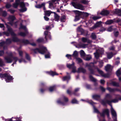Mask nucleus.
Wrapping results in <instances>:
<instances>
[{
  "mask_svg": "<svg viewBox=\"0 0 121 121\" xmlns=\"http://www.w3.org/2000/svg\"><path fill=\"white\" fill-rule=\"evenodd\" d=\"M0 77L1 78H4L7 82H9V81H11L13 79L12 77L8 73H5L4 74L0 73Z\"/></svg>",
  "mask_w": 121,
  "mask_h": 121,
  "instance_id": "f257e3e1",
  "label": "nucleus"
},
{
  "mask_svg": "<svg viewBox=\"0 0 121 121\" xmlns=\"http://www.w3.org/2000/svg\"><path fill=\"white\" fill-rule=\"evenodd\" d=\"M0 77L1 78H4L7 82H9V81H11L13 79L12 77L8 73H5L4 74L0 73Z\"/></svg>",
  "mask_w": 121,
  "mask_h": 121,
  "instance_id": "f03ea898",
  "label": "nucleus"
},
{
  "mask_svg": "<svg viewBox=\"0 0 121 121\" xmlns=\"http://www.w3.org/2000/svg\"><path fill=\"white\" fill-rule=\"evenodd\" d=\"M33 51L35 53L39 52L41 54H44L47 51V49L46 48L43 47L41 49L36 48L34 49Z\"/></svg>",
  "mask_w": 121,
  "mask_h": 121,
  "instance_id": "7ed1b4c3",
  "label": "nucleus"
},
{
  "mask_svg": "<svg viewBox=\"0 0 121 121\" xmlns=\"http://www.w3.org/2000/svg\"><path fill=\"white\" fill-rule=\"evenodd\" d=\"M71 4L76 9L82 10H83L84 9V7L79 3L72 2Z\"/></svg>",
  "mask_w": 121,
  "mask_h": 121,
  "instance_id": "20e7f679",
  "label": "nucleus"
},
{
  "mask_svg": "<svg viewBox=\"0 0 121 121\" xmlns=\"http://www.w3.org/2000/svg\"><path fill=\"white\" fill-rule=\"evenodd\" d=\"M4 60L7 63H11L13 61L12 57L9 56H7L4 57Z\"/></svg>",
  "mask_w": 121,
  "mask_h": 121,
  "instance_id": "39448f33",
  "label": "nucleus"
},
{
  "mask_svg": "<svg viewBox=\"0 0 121 121\" xmlns=\"http://www.w3.org/2000/svg\"><path fill=\"white\" fill-rule=\"evenodd\" d=\"M74 63L73 62L72 64H67V67L69 68H72L73 70L72 72H74L76 71V67L74 66Z\"/></svg>",
  "mask_w": 121,
  "mask_h": 121,
  "instance_id": "423d86ee",
  "label": "nucleus"
},
{
  "mask_svg": "<svg viewBox=\"0 0 121 121\" xmlns=\"http://www.w3.org/2000/svg\"><path fill=\"white\" fill-rule=\"evenodd\" d=\"M15 19L14 16H10L8 18L9 22V23L11 25H13V22Z\"/></svg>",
  "mask_w": 121,
  "mask_h": 121,
  "instance_id": "0eeeda50",
  "label": "nucleus"
},
{
  "mask_svg": "<svg viewBox=\"0 0 121 121\" xmlns=\"http://www.w3.org/2000/svg\"><path fill=\"white\" fill-rule=\"evenodd\" d=\"M20 5L21 7L22 8H23L25 6L23 2H21L20 3ZM26 8H25L23 9L22 8L20 10V11L22 12H23L26 11Z\"/></svg>",
  "mask_w": 121,
  "mask_h": 121,
  "instance_id": "6e6552de",
  "label": "nucleus"
},
{
  "mask_svg": "<svg viewBox=\"0 0 121 121\" xmlns=\"http://www.w3.org/2000/svg\"><path fill=\"white\" fill-rule=\"evenodd\" d=\"M86 66L88 67V69L91 74H94L95 72L91 68L89 64H86Z\"/></svg>",
  "mask_w": 121,
  "mask_h": 121,
  "instance_id": "1a4fd4ad",
  "label": "nucleus"
},
{
  "mask_svg": "<svg viewBox=\"0 0 121 121\" xmlns=\"http://www.w3.org/2000/svg\"><path fill=\"white\" fill-rule=\"evenodd\" d=\"M97 70L99 73L102 76L105 77H108L107 75V74H104L102 71L100 70L98 68L97 69Z\"/></svg>",
  "mask_w": 121,
  "mask_h": 121,
  "instance_id": "9d476101",
  "label": "nucleus"
},
{
  "mask_svg": "<svg viewBox=\"0 0 121 121\" xmlns=\"http://www.w3.org/2000/svg\"><path fill=\"white\" fill-rule=\"evenodd\" d=\"M109 13V12L107 10H103L100 13V14L103 15H106L108 14Z\"/></svg>",
  "mask_w": 121,
  "mask_h": 121,
  "instance_id": "9b49d317",
  "label": "nucleus"
},
{
  "mask_svg": "<svg viewBox=\"0 0 121 121\" xmlns=\"http://www.w3.org/2000/svg\"><path fill=\"white\" fill-rule=\"evenodd\" d=\"M105 68L106 71H108L111 70L112 68V67L110 65L108 64L105 67Z\"/></svg>",
  "mask_w": 121,
  "mask_h": 121,
  "instance_id": "f8f14e48",
  "label": "nucleus"
},
{
  "mask_svg": "<svg viewBox=\"0 0 121 121\" xmlns=\"http://www.w3.org/2000/svg\"><path fill=\"white\" fill-rule=\"evenodd\" d=\"M107 57L109 59L111 58L113 56V54L112 52H107Z\"/></svg>",
  "mask_w": 121,
  "mask_h": 121,
  "instance_id": "ddd939ff",
  "label": "nucleus"
},
{
  "mask_svg": "<svg viewBox=\"0 0 121 121\" xmlns=\"http://www.w3.org/2000/svg\"><path fill=\"white\" fill-rule=\"evenodd\" d=\"M82 41L84 42H87L88 43H91V41L87 38H83L82 39Z\"/></svg>",
  "mask_w": 121,
  "mask_h": 121,
  "instance_id": "4468645a",
  "label": "nucleus"
},
{
  "mask_svg": "<svg viewBox=\"0 0 121 121\" xmlns=\"http://www.w3.org/2000/svg\"><path fill=\"white\" fill-rule=\"evenodd\" d=\"M45 14V15L49 16L52 13L51 11L49 10L45 11H44Z\"/></svg>",
  "mask_w": 121,
  "mask_h": 121,
  "instance_id": "2eb2a0df",
  "label": "nucleus"
},
{
  "mask_svg": "<svg viewBox=\"0 0 121 121\" xmlns=\"http://www.w3.org/2000/svg\"><path fill=\"white\" fill-rule=\"evenodd\" d=\"M78 52L76 51H74L73 54L72 55V56L75 58H77V57L78 56Z\"/></svg>",
  "mask_w": 121,
  "mask_h": 121,
  "instance_id": "dca6fc26",
  "label": "nucleus"
},
{
  "mask_svg": "<svg viewBox=\"0 0 121 121\" xmlns=\"http://www.w3.org/2000/svg\"><path fill=\"white\" fill-rule=\"evenodd\" d=\"M45 3H43L41 4H39L35 6V7L37 8H40L42 7L45 6Z\"/></svg>",
  "mask_w": 121,
  "mask_h": 121,
  "instance_id": "f3484780",
  "label": "nucleus"
},
{
  "mask_svg": "<svg viewBox=\"0 0 121 121\" xmlns=\"http://www.w3.org/2000/svg\"><path fill=\"white\" fill-rule=\"evenodd\" d=\"M93 98L95 99L98 100L100 97V96L97 95H93Z\"/></svg>",
  "mask_w": 121,
  "mask_h": 121,
  "instance_id": "a211bd4d",
  "label": "nucleus"
},
{
  "mask_svg": "<svg viewBox=\"0 0 121 121\" xmlns=\"http://www.w3.org/2000/svg\"><path fill=\"white\" fill-rule=\"evenodd\" d=\"M78 72H82L84 73L86 72V70L82 68H80L78 69Z\"/></svg>",
  "mask_w": 121,
  "mask_h": 121,
  "instance_id": "6ab92c4d",
  "label": "nucleus"
},
{
  "mask_svg": "<svg viewBox=\"0 0 121 121\" xmlns=\"http://www.w3.org/2000/svg\"><path fill=\"white\" fill-rule=\"evenodd\" d=\"M103 112L104 113V114H106L107 115L108 117L109 118V111L108 109H107L104 110L103 111Z\"/></svg>",
  "mask_w": 121,
  "mask_h": 121,
  "instance_id": "aec40b11",
  "label": "nucleus"
},
{
  "mask_svg": "<svg viewBox=\"0 0 121 121\" xmlns=\"http://www.w3.org/2000/svg\"><path fill=\"white\" fill-rule=\"evenodd\" d=\"M28 33L27 32H26L25 33L21 32H20L19 34L21 36L24 37Z\"/></svg>",
  "mask_w": 121,
  "mask_h": 121,
  "instance_id": "412c9836",
  "label": "nucleus"
},
{
  "mask_svg": "<svg viewBox=\"0 0 121 121\" xmlns=\"http://www.w3.org/2000/svg\"><path fill=\"white\" fill-rule=\"evenodd\" d=\"M113 22V21L112 20H110L106 22L105 23V24H106L110 25Z\"/></svg>",
  "mask_w": 121,
  "mask_h": 121,
  "instance_id": "4be33fe9",
  "label": "nucleus"
},
{
  "mask_svg": "<svg viewBox=\"0 0 121 121\" xmlns=\"http://www.w3.org/2000/svg\"><path fill=\"white\" fill-rule=\"evenodd\" d=\"M80 54L82 57H84L86 56V55L84 51L82 50H81Z\"/></svg>",
  "mask_w": 121,
  "mask_h": 121,
  "instance_id": "5701e85b",
  "label": "nucleus"
},
{
  "mask_svg": "<svg viewBox=\"0 0 121 121\" xmlns=\"http://www.w3.org/2000/svg\"><path fill=\"white\" fill-rule=\"evenodd\" d=\"M97 52H99L100 54H103L104 51V50L103 48H99L97 50Z\"/></svg>",
  "mask_w": 121,
  "mask_h": 121,
  "instance_id": "b1692460",
  "label": "nucleus"
},
{
  "mask_svg": "<svg viewBox=\"0 0 121 121\" xmlns=\"http://www.w3.org/2000/svg\"><path fill=\"white\" fill-rule=\"evenodd\" d=\"M0 11H2V15L3 16L5 17L7 15V14L6 11H2V9L0 8Z\"/></svg>",
  "mask_w": 121,
  "mask_h": 121,
  "instance_id": "393cba45",
  "label": "nucleus"
},
{
  "mask_svg": "<svg viewBox=\"0 0 121 121\" xmlns=\"http://www.w3.org/2000/svg\"><path fill=\"white\" fill-rule=\"evenodd\" d=\"M107 89L111 92H114L115 91V90H116L114 88H111L109 87H107Z\"/></svg>",
  "mask_w": 121,
  "mask_h": 121,
  "instance_id": "a878e982",
  "label": "nucleus"
},
{
  "mask_svg": "<svg viewBox=\"0 0 121 121\" xmlns=\"http://www.w3.org/2000/svg\"><path fill=\"white\" fill-rule=\"evenodd\" d=\"M101 22L99 21L97 22L95 25V28L97 27H99L101 23Z\"/></svg>",
  "mask_w": 121,
  "mask_h": 121,
  "instance_id": "bb28decb",
  "label": "nucleus"
},
{
  "mask_svg": "<svg viewBox=\"0 0 121 121\" xmlns=\"http://www.w3.org/2000/svg\"><path fill=\"white\" fill-rule=\"evenodd\" d=\"M73 12L75 13L76 14L78 15H80L81 13V12L78 10H73Z\"/></svg>",
  "mask_w": 121,
  "mask_h": 121,
  "instance_id": "cd10ccee",
  "label": "nucleus"
},
{
  "mask_svg": "<svg viewBox=\"0 0 121 121\" xmlns=\"http://www.w3.org/2000/svg\"><path fill=\"white\" fill-rule=\"evenodd\" d=\"M86 57V58H84L85 60H90L91 58V56L90 55H88L87 56H86L85 57Z\"/></svg>",
  "mask_w": 121,
  "mask_h": 121,
  "instance_id": "c85d7f7f",
  "label": "nucleus"
},
{
  "mask_svg": "<svg viewBox=\"0 0 121 121\" xmlns=\"http://www.w3.org/2000/svg\"><path fill=\"white\" fill-rule=\"evenodd\" d=\"M89 78L92 81L95 82L97 80L96 79L94 78L91 75H90Z\"/></svg>",
  "mask_w": 121,
  "mask_h": 121,
  "instance_id": "c756f323",
  "label": "nucleus"
},
{
  "mask_svg": "<svg viewBox=\"0 0 121 121\" xmlns=\"http://www.w3.org/2000/svg\"><path fill=\"white\" fill-rule=\"evenodd\" d=\"M70 77L69 76H65L63 78V81H65L66 80L68 81L70 79Z\"/></svg>",
  "mask_w": 121,
  "mask_h": 121,
  "instance_id": "7c9ffc66",
  "label": "nucleus"
},
{
  "mask_svg": "<svg viewBox=\"0 0 121 121\" xmlns=\"http://www.w3.org/2000/svg\"><path fill=\"white\" fill-rule=\"evenodd\" d=\"M94 54H95V57L96 58H98L99 57V54H100L99 52H97V50L96 52Z\"/></svg>",
  "mask_w": 121,
  "mask_h": 121,
  "instance_id": "2f4dec72",
  "label": "nucleus"
},
{
  "mask_svg": "<svg viewBox=\"0 0 121 121\" xmlns=\"http://www.w3.org/2000/svg\"><path fill=\"white\" fill-rule=\"evenodd\" d=\"M112 85L114 86H119V85L118 83L115 82H113L112 83Z\"/></svg>",
  "mask_w": 121,
  "mask_h": 121,
  "instance_id": "473e14b6",
  "label": "nucleus"
},
{
  "mask_svg": "<svg viewBox=\"0 0 121 121\" xmlns=\"http://www.w3.org/2000/svg\"><path fill=\"white\" fill-rule=\"evenodd\" d=\"M23 29L25 31H26L27 30L26 27L25 26H23L22 24L21 25L20 27L19 28V29Z\"/></svg>",
  "mask_w": 121,
  "mask_h": 121,
  "instance_id": "72a5a7b5",
  "label": "nucleus"
},
{
  "mask_svg": "<svg viewBox=\"0 0 121 121\" xmlns=\"http://www.w3.org/2000/svg\"><path fill=\"white\" fill-rule=\"evenodd\" d=\"M116 73L117 76H120L121 74V72L120 69H118Z\"/></svg>",
  "mask_w": 121,
  "mask_h": 121,
  "instance_id": "f704fd0d",
  "label": "nucleus"
},
{
  "mask_svg": "<svg viewBox=\"0 0 121 121\" xmlns=\"http://www.w3.org/2000/svg\"><path fill=\"white\" fill-rule=\"evenodd\" d=\"M12 40L13 41L15 42H17L20 41L19 39L16 37H13Z\"/></svg>",
  "mask_w": 121,
  "mask_h": 121,
  "instance_id": "c9c22d12",
  "label": "nucleus"
},
{
  "mask_svg": "<svg viewBox=\"0 0 121 121\" xmlns=\"http://www.w3.org/2000/svg\"><path fill=\"white\" fill-rule=\"evenodd\" d=\"M66 17L65 15H63L60 18V21L62 22H64V20L65 19Z\"/></svg>",
  "mask_w": 121,
  "mask_h": 121,
  "instance_id": "e433bc0d",
  "label": "nucleus"
},
{
  "mask_svg": "<svg viewBox=\"0 0 121 121\" xmlns=\"http://www.w3.org/2000/svg\"><path fill=\"white\" fill-rule=\"evenodd\" d=\"M91 37L93 39H95L96 38V37L95 33H92L91 35Z\"/></svg>",
  "mask_w": 121,
  "mask_h": 121,
  "instance_id": "4c0bfd02",
  "label": "nucleus"
},
{
  "mask_svg": "<svg viewBox=\"0 0 121 121\" xmlns=\"http://www.w3.org/2000/svg\"><path fill=\"white\" fill-rule=\"evenodd\" d=\"M13 59L15 61V62L13 63L12 65H13V64H16V62L17 61V60H18V58L17 57H12V59Z\"/></svg>",
  "mask_w": 121,
  "mask_h": 121,
  "instance_id": "58836bf2",
  "label": "nucleus"
},
{
  "mask_svg": "<svg viewBox=\"0 0 121 121\" xmlns=\"http://www.w3.org/2000/svg\"><path fill=\"white\" fill-rule=\"evenodd\" d=\"M55 86L51 87L49 89V91L50 92H52L55 89Z\"/></svg>",
  "mask_w": 121,
  "mask_h": 121,
  "instance_id": "ea45409f",
  "label": "nucleus"
},
{
  "mask_svg": "<svg viewBox=\"0 0 121 121\" xmlns=\"http://www.w3.org/2000/svg\"><path fill=\"white\" fill-rule=\"evenodd\" d=\"M50 74L52 76H54L55 75H57L58 74L57 73L55 72H53L52 71L50 72Z\"/></svg>",
  "mask_w": 121,
  "mask_h": 121,
  "instance_id": "a19ab883",
  "label": "nucleus"
},
{
  "mask_svg": "<svg viewBox=\"0 0 121 121\" xmlns=\"http://www.w3.org/2000/svg\"><path fill=\"white\" fill-rule=\"evenodd\" d=\"M99 66L100 67H101L103 66V62L102 61H100L99 62Z\"/></svg>",
  "mask_w": 121,
  "mask_h": 121,
  "instance_id": "79ce46f5",
  "label": "nucleus"
},
{
  "mask_svg": "<svg viewBox=\"0 0 121 121\" xmlns=\"http://www.w3.org/2000/svg\"><path fill=\"white\" fill-rule=\"evenodd\" d=\"M54 17L56 21H57L59 20V17L57 14H55Z\"/></svg>",
  "mask_w": 121,
  "mask_h": 121,
  "instance_id": "37998d69",
  "label": "nucleus"
},
{
  "mask_svg": "<svg viewBox=\"0 0 121 121\" xmlns=\"http://www.w3.org/2000/svg\"><path fill=\"white\" fill-rule=\"evenodd\" d=\"M12 6V5L10 4L9 3H7L5 5V7L7 9H9Z\"/></svg>",
  "mask_w": 121,
  "mask_h": 121,
  "instance_id": "c03bdc74",
  "label": "nucleus"
},
{
  "mask_svg": "<svg viewBox=\"0 0 121 121\" xmlns=\"http://www.w3.org/2000/svg\"><path fill=\"white\" fill-rule=\"evenodd\" d=\"M75 59H76V61L79 63H81L82 61V60L81 59L79 58H77Z\"/></svg>",
  "mask_w": 121,
  "mask_h": 121,
  "instance_id": "a18cd8bd",
  "label": "nucleus"
},
{
  "mask_svg": "<svg viewBox=\"0 0 121 121\" xmlns=\"http://www.w3.org/2000/svg\"><path fill=\"white\" fill-rule=\"evenodd\" d=\"M57 103H58V104H61L62 105H64L65 104L64 103L61 102L60 100V99L58 100H57Z\"/></svg>",
  "mask_w": 121,
  "mask_h": 121,
  "instance_id": "49530a36",
  "label": "nucleus"
},
{
  "mask_svg": "<svg viewBox=\"0 0 121 121\" xmlns=\"http://www.w3.org/2000/svg\"><path fill=\"white\" fill-rule=\"evenodd\" d=\"M63 99L65 101V102H66L68 101V99L67 98L65 97V96H64L63 97Z\"/></svg>",
  "mask_w": 121,
  "mask_h": 121,
  "instance_id": "de8ad7c7",
  "label": "nucleus"
},
{
  "mask_svg": "<svg viewBox=\"0 0 121 121\" xmlns=\"http://www.w3.org/2000/svg\"><path fill=\"white\" fill-rule=\"evenodd\" d=\"M72 103H78V101L77 100L75 99H73L71 101Z\"/></svg>",
  "mask_w": 121,
  "mask_h": 121,
  "instance_id": "09e8293b",
  "label": "nucleus"
},
{
  "mask_svg": "<svg viewBox=\"0 0 121 121\" xmlns=\"http://www.w3.org/2000/svg\"><path fill=\"white\" fill-rule=\"evenodd\" d=\"M79 19V15H76L75 17V18L74 19L75 21H76L78 20Z\"/></svg>",
  "mask_w": 121,
  "mask_h": 121,
  "instance_id": "8fccbe9b",
  "label": "nucleus"
},
{
  "mask_svg": "<svg viewBox=\"0 0 121 121\" xmlns=\"http://www.w3.org/2000/svg\"><path fill=\"white\" fill-rule=\"evenodd\" d=\"M116 13L117 14H119L121 13V10L120 9H116Z\"/></svg>",
  "mask_w": 121,
  "mask_h": 121,
  "instance_id": "3c124183",
  "label": "nucleus"
},
{
  "mask_svg": "<svg viewBox=\"0 0 121 121\" xmlns=\"http://www.w3.org/2000/svg\"><path fill=\"white\" fill-rule=\"evenodd\" d=\"M26 58L28 60H30V58L29 55L27 53H26Z\"/></svg>",
  "mask_w": 121,
  "mask_h": 121,
  "instance_id": "603ef678",
  "label": "nucleus"
},
{
  "mask_svg": "<svg viewBox=\"0 0 121 121\" xmlns=\"http://www.w3.org/2000/svg\"><path fill=\"white\" fill-rule=\"evenodd\" d=\"M2 59H0V66H2L4 65Z\"/></svg>",
  "mask_w": 121,
  "mask_h": 121,
  "instance_id": "864d4df0",
  "label": "nucleus"
},
{
  "mask_svg": "<svg viewBox=\"0 0 121 121\" xmlns=\"http://www.w3.org/2000/svg\"><path fill=\"white\" fill-rule=\"evenodd\" d=\"M66 56L68 57V59H71V57L72 56L71 55L67 54L66 55Z\"/></svg>",
  "mask_w": 121,
  "mask_h": 121,
  "instance_id": "5fc2aeb1",
  "label": "nucleus"
},
{
  "mask_svg": "<svg viewBox=\"0 0 121 121\" xmlns=\"http://www.w3.org/2000/svg\"><path fill=\"white\" fill-rule=\"evenodd\" d=\"M12 41V40L11 39H8L6 40V41L7 43H9L11 42Z\"/></svg>",
  "mask_w": 121,
  "mask_h": 121,
  "instance_id": "6e6d98bb",
  "label": "nucleus"
},
{
  "mask_svg": "<svg viewBox=\"0 0 121 121\" xmlns=\"http://www.w3.org/2000/svg\"><path fill=\"white\" fill-rule=\"evenodd\" d=\"M43 40V38H39L38 39L37 41L38 42H42Z\"/></svg>",
  "mask_w": 121,
  "mask_h": 121,
  "instance_id": "4d7b16f0",
  "label": "nucleus"
},
{
  "mask_svg": "<svg viewBox=\"0 0 121 121\" xmlns=\"http://www.w3.org/2000/svg\"><path fill=\"white\" fill-rule=\"evenodd\" d=\"M22 42L23 43L27 44L29 43V41L27 40H23L22 41Z\"/></svg>",
  "mask_w": 121,
  "mask_h": 121,
  "instance_id": "13d9d810",
  "label": "nucleus"
},
{
  "mask_svg": "<svg viewBox=\"0 0 121 121\" xmlns=\"http://www.w3.org/2000/svg\"><path fill=\"white\" fill-rule=\"evenodd\" d=\"M94 111L95 112L97 113H99V111H98V110L96 108H95L94 107Z\"/></svg>",
  "mask_w": 121,
  "mask_h": 121,
  "instance_id": "bf43d9fd",
  "label": "nucleus"
},
{
  "mask_svg": "<svg viewBox=\"0 0 121 121\" xmlns=\"http://www.w3.org/2000/svg\"><path fill=\"white\" fill-rule=\"evenodd\" d=\"M100 18V17H99L97 16H95L93 17V19L94 20L99 19Z\"/></svg>",
  "mask_w": 121,
  "mask_h": 121,
  "instance_id": "052dcab7",
  "label": "nucleus"
},
{
  "mask_svg": "<svg viewBox=\"0 0 121 121\" xmlns=\"http://www.w3.org/2000/svg\"><path fill=\"white\" fill-rule=\"evenodd\" d=\"M19 53V56H22L23 54V52L21 51H18Z\"/></svg>",
  "mask_w": 121,
  "mask_h": 121,
  "instance_id": "680f3d73",
  "label": "nucleus"
},
{
  "mask_svg": "<svg viewBox=\"0 0 121 121\" xmlns=\"http://www.w3.org/2000/svg\"><path fill=\"white\" fill-rule=\"evenodd\" d=\"M118 101V99H114L112 100V102L113 103H116Z\"/></svg>",
  "mask_w": 121,
  "mask_h": 121,
  "instance_id": "e2e57ef3",
  "label": "nucleus"
},
{
  "mask_svg": "<svg viewBox=\"0 0 121 121\" xmlns=\"http://www.w3.org/2000/svg\"><path fill=\"white\" fill-rule=\"evenodd\" d=\"M48 31H45L44 32V34L45 35V39H46V36L47 35L48 33Z\"/></svg>",
  "mask_w": 121,
  "mask_h": 121,
  "instance_id": "0e129e2a",
  "label": "nucleus"
},
{
  "mask_svg": "<svg viewBox=\"0 0 121 121\" xmlns=\"http://www.w3.org/2000/svg\"><path fill=\"white\" fill-rule=\"evenodd\" d=\"M112 27H110L108 28L107 31H108L110 32L112 31Z\"/></svg>",
  "mask_w": 121,
  "mask_h": 121,
  "instance_id": "69168bd1",
  "label": "nucleus"
},
{
  "mask_svg": "<svg viewBox=\"0 0 121 121\" xmlns=\"http://www.w3.org/2000/svg\"><path fill=\"white\" fill-rule=\"evenodd\" d=\"M115 47L114 46H112L109 48V50H114Z\"/></svg>",
  "mask_w": 121,
  "mask_h": 121,
  "instance_id": "338daca9",
  "label": "nucleus"
},
{
  "mask_svg": "<svg viewBox=\"0 0 121 121\" xmlns=\"http://www.w3.org/2000/svg\"><path fill=\"white\" fill-rule=\"evenodd\" d=\"M45 57L46 58H49L50 57V55L49 53L45 55Z\"/></svg>",
  "mask_w": 121,
  "mask_h": 121,
  "instance_id": "774afa93",
  "label": "nucleus"
}]
</instances>
